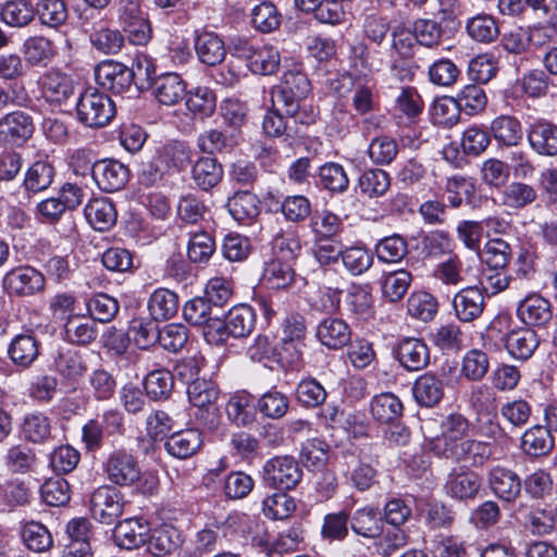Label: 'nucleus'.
Masks as SVG:
<instances>
[{"instance_id":"f257e3e1","label":"nucleus","mask_w":557,"mask_h":557,"mask_svg":"<svg viewBox=\"0 0 557 557\" xmlns=\"http://www.w3.org/2000/svg\"><path fill=\"white\" fill-rule=\"evenodd\" d=\"M311 91V84L307 75L299 69L286 71L281 83L272 90V101L282 106L285 114L294 119L296 123L310 124L314 115L306 114L301 104Z\"/></svg>"},{"instance_id":"f03ea898","label":"nucleus","mask_w":557,"mask_h":557,"mask_svg":"<svg viewBox=\"0 0 557 557\" xmlns=\"http://www.w3.org/2000/svg\"><path fill=\"white\" fill-rule=\"evenodd\" d=\"M116 114L113 100L95 88L81 94L76 102V116L79 123L90 128L107 126Z\"/></svg>"},{"instance_id":"7ed1b4c3","label":"nucleus","mask_w":557,"mask_h":557,"mask_svg":"<svg viewBox=\"0 0 557 557\" xmlns=\"http://www.w3.org/2000/svg\"><path fill=\"white\" fill-rule=\"evenodd\" d=\"M231 54L246 62L247 67L258 75H272L281 64V55L273 46H256L250 41L236 38L230 47Z\"/></svg>"},{"instance_id":"20e7f679","label":"nucleus","mask_w":557,"mask_h":557,"mask_svg":"<svg viewBox=\"0 0 557 557\" xmlns=\"http://www.w3.org/2000/svg\"><path fill=\"white\" fill-rule=\"evenodd\" d=\"M302 476L299 463L289 456H276L262 467V483L278 491H289L298 485Z\"/></svg>"},{"instance_id":"39448f33","label":"nucleus","mask_w":557,"mask_h":557,"mask_svg":"<svg viewBox=\"0 0 557 557\" xmlns=\"http://www.w3.org/2000/svg\"><path fill=\"white\" fill-rule=\"evenodd\" d=\"M107 479L114 485L131 487L139 478V462L135 455L125 448H115L108 454L103 465Z\"/></svg>"},{"instance_id":"423d86ee","label":"nucleus","mask_w":557,"mask_h":557,"mask_svg":"<svg viewBox=\"0 0 557 557\" xmlns=\"http://www.w3.org/2000/svg\"><path fill=\"white\" fill-rule=\"evenodd\" d=\"M35 131L33 117L21 110L0 117V148L12 149L24 146Z\"/></svg>"},{"instance_id":"0eeeda50","label":"nucleus","mask_w":557,"mask_h":557,"mask_svg":"<svg viewBox=\"0 0 557 557\" xmlns=\"http://www.w3.org/2000/svg\"><path fill=\"white\" fill-rule=\"evenodd\" d=\"M395 360L408 372H417L430 364V348L422 338L401 337L392 348Z\"/></svg>"},{"instance_id":"6e6552de","label":"nucleus","mask_w":557,"mask_h":557,"mask_svg":"<svg viewBox=\"0 0 557 557\" xmlns=\"http://www.w3.org/2000/svg\"><path fill=\"white\" fill-rule=\"evenodd\" d=\"M214 324H216L215 333L218 337L215 341L218 342H225L227 336L246 337L255 329L256 314L250 306L239 305L227 312L224 321L219 318V321Z\"/></svg>"},{"instance_id":"1a4fd4ad","label":"nucleus","mask_w":557,"mask_h":557,"mask_svg":"<svg viewBox=\"0 0 557 557\" xmlns=\"http://www.w3.org/2000/svg\"><path fill=\"white\" fill-rule=\"evenodd\" d=\"M123 494L113 486H100L91 494L90 511L101 523H113L123 513Z\"/></svg>"},{"instance_id":"9d476101","label":"nucleus","mask_w":557,"mask_h":557,"mask_svg":"<svg viewBox=\"0 0 557 557\" xmlns=\"http://www.w3.org/2000/svg\"><path fill=\"white\" fill-rule=\"evenodd\" d=\"M95 77L97 84L104 90L123 94L131 89L135 72L121 62L106 60L95 67Z\"/></svg>"},{"instance_id":"9b49d317","label":"nucleus","mask_w":557,"mask_h":557,"mask_svg":"<svg viewBox=\"0 0 557 557\" xmlns=\"http://www.w3.org/2000/svg\"><path fill=\"white\" fill-rule=\"evenodd\" d=\"M527 140L535 154L557 158V124L553 121L534 119L527 127Z\"/></svg>"},{"instance_id":"f8f14e48","label":"nucleus","mask_w":557,"mask_h":557,"mask_svg":"<svg viewBox=\"0 0 557 557\" xmlns=\"http://www.w3.org/2000/svg\"><path fill=\"white\" fill-rule=\"evenodd\" d=\"M42 98L51 106L61 107L75 97V84L71 76L58 70L44 73L38 81Z\"/></svg>"},{"instance_id":"ddd939ff","label":"nucleus","mask_w":557,"mask_h":557,"mask_svg":"<svg viewBox=\"0 0 557 557\" xmlns=\"http://www.w3.org/2000/svg\"><path fill=\"white\" fill-rule=\"evenodd\" d=\"M45 276L33 267H18L9 271L3 277V287L10 294L28 297L45 289Z\"/></svg>"},{"instance_id":"4468645a","label":"nucleus","mask_w":557,"mask_h":557,"mask_svg":"<svg viewBox=\"0 0 557 557\" xmlns=\"http://www.w3.org/2000/svg\"><path fill=\"white\" fill-rule=\"evenodd\" d=\"M441 435L429 443L430 449L438 457L445 454L446 449L468 437L470 422L461 413H450L441 422Z\"/></svg>"},{"instance_id":"2eb2a0df","label":"nucleus","mask_w":557,"mask_h":557,"mask_svg":"<svg viewBox=\"0 0 557 557\" xmlns=\"http://www.w3.org/2000/svg\"><path fill=\"white\" fill-rule=\"evenodd\" d=\"M91 175L101 190L114 193L121 190L127 184L129 170L116 160L104 159L91 165Z\"/></svg>"},{"instance_id":"dca6fc26","label":"nucleus","mask_w":557,"mask_h":557,"mask_svg":"<svg viewBox=\"0 0 557 557\" xmlns=\"http://www.w3.org/2000/svg\"><path fill=\"white\" fill-rule=\"evenodd\" d=\"M481 486V476L467 468L453 469L445 483L446 493L459 500L474 499Z\"/></svg>"},{"instance_id":"f3484780","label":"nucleus","mask_w":557,"mask_h":557,"mask_svg":"<svg viewBox=\"0 0 557 557\" xmlns=\"http://www.w3.org/2000/svg\"><path fill=\"white\" fill-rule=\"evenodd\" d=\"M492 456V447L488 443L473 438H465L454 445L441 457L451 459L458 463L470 467H480Z\"/></svg>"},{"instance_id":"a211bd4d","label":"nucleus","mask_w":557,"mask_h":557,"mask_svg":"<svg viewBox=\"0 0 557 557\" xmlns=\"http://www.w3.org/2000/svg\"><path fill=\"white\" fill-rule=\"evenodd\" d=\"M451 305L454 314L460 322L472 323L482 315L485 297L478 287L470 286L455 294Z\"/></svg>"},{"instance_id":"6ab92c4d","label":"nucleus","mask_w":557,"mask_h":557,"mask_svg":"<svg viewBox=\"0 0 557 557\" xmlns=\"http://www.w3.org/2000/svg\"><path fill=\"white\" fill-rule=\"evenodd\" d=\"M488 486L492 492L506 503L515 502L522 488L520 476L505 467H493L487 474Z\"/></svg>"},{"instance_id":"aec40b11","label":"nucleus","mask_w":557,"mask_h":557,"mask_svg":"<svg viewBox=\"0 0 557 557\" xmlns=\"http://www.w3.org/2000/svg\"><path fill=\"white\" fill-rule=\"evenodd\" d=\"M315 335L329 349H341L350 343L352 332L344 319L327 317L319 322Z\"/></svg>"},{"instance_id":"412c9836","label":"nucleus","mask_w":557,"mask_h":557,"mask_svg":"<svg viewBox=\"0 0 557 557\" xmlns=\"http://www.w3.org/2000/svg\"><path fill=\"white\" fill-rule=\"evenodd\" d=\"M350 529L361 537L374 540L383 532V518L379 507L367 505L357 508L351 515Z\"/></svg>"},{"instance_id":"4be33fe9","label":"nucleus","mask_w":557,"mask_h":557,"mask_svg":"<svg viewBox=\"0 0 557 557\" xmlns=\"http://www.w3.org/2000/svg\"><path fill=\"white\" fill-rule=\"evenodd\" d=\"M39 354L40 342L30 332L15 335L8 347L9 358L22 369H28Z\"/></svg>"},{"instance_id":"5701e85b","label":"nucleus","mask_w":557,"mask_h":557,"mask_svg":"<svg viewBox=\"0 0 557 557\" xmlns=\"http://www.w3.org/2000/svg\"><path fill=\"white\" fill-rule=\"evenodd\" d=\"M152 91L158 102L164 106H175L187 95L186 83L176 73L158 76L152 83Z\"/></svg>"},{"instance_id":"b1692460","label":"nucleus","mask_w":557,"mask_h":557,"mask_svg":"<svg viewBox=\"0 0 557 557\" xmlns=\"http://www.w3.org/2000/svg\"><path fill=\"white\" fill-rule=\"evenodd\" d=\"M183 314L185 320L191 325H203L210 334L215 331L216 324L222 312H218L214 307L208 301L206 297H196L188 300L183 307Z\"/></svg>"},{"instance_id":"393cba45","label":"nucleus","mask_w":557,"mask_h":557,"mask_svg":"<svg viewBox=\"0 0 557 557\" xmlns=\"http://www.w3.org/2000/svg\"><path fill=\"white\" fill-rule=\"evenodd\" d=\"M149 531V525L146 521L129 518L116 524L114 540L120 547L134 549L145 545Z\"/></svg>"},{"instance_id":"a878e982","label":"nucleus","mask_w":557,"mask_h":557,"mask_svg":"<svg viewBox=\"0 0 557 557\" xmlns=\"http://www.w3.org/2000/svg\"><path fill=\"white\" fill-rule=\"evenodd\" d=\"M84 214L91 227L99 232L109 231L117 220L114 203L104 197L89 200L85 206Z\"/></svg>"},{"instance_id":"bb28decb","label":"nucleus","mask_w":557,"mask_h":557,"mask_svg":"<svg viewBox=\"0 0 557 557\" xmlns=\"http://www.w3.org/2000/svg\"><path fill=\"white\" fill-rule=\"evenodd\" d=\"M195 50L199 60L210 66L222 63L226 55L224 41L218 34L209 30L196 33Z\"/></svg>"},{"instance_id":"cd10ccee","label":"nucleus","mask_w":557,"mask_h":557,"mask_svg":"<svg viewBox=\"0 0 557 557\" xmlns=\"http://www.w3.org/2000/svg\"><path fill=\"white\" fill-rule=\"evenodd\" d=\"M490 132L500 147L511 148L520 145L523 138L521 122L512 115H499L492 120Z\"/></svg>"},{"instance_id":"c85d7f7f","label":"nucleus","mask_w":557,"mask_h":557,"mask_svg":"<svg viewBox=\"0 0 557 557\" xmlns=\"http://www.w3.org/2000/svg\"><path fill=\"white\" fill-rule=\"evenodd\" d=\"M518 315L527 325L545 326L553 317L552 305L540 295H531L520 302Z\"/></svg>"},{"instance_id":"c756f323","label":"nucleus","mask_w":557,"mask_h":557,"mask_svg":"<svg viewBox=\"0 0 557 557\" xmlns=\"http://www.w3.org/2000/svg\"><path fill=\"white\" fill-rule=\"evenodd\" d=\"M412 394L420 406L433 407L444 396L443 381L433 372H425L414 381Z\"/></svg>"},{"instance_id":"7c9ffc66","label":"nucleus","mask_w":557,"mask_h":557,"mask_svg":"<svg viewBox=\"0 0 557 557\" xmlns=\"http://www.w3.org/2000/svg\"><path fill=\"white\" fill-rule=\"evenodd\" d=\"M520 447L529 457H543L553 450L554 438L549 429L542 425H534L523 433Z\"/></svg>"},{"instance_id":"2f4dec72","label":"nucleus","mask_w":557,"mask_h":557,"mask_svg":"<svg viewBox=\"0 0 557 557\" xmlns=\"http://www.w3.org/2000/svg\"><path fill=\"white\" fill-rule=\"evenodd\" d=\"M230 214L240 223H249L260 214V200L248 190L236 191L226 203Z\"/></svg>"},{"instance_id":"473e14b6","label":"nucleus","mask_w":557,"mask_h":557,"mask_svg":"<svg viewBox=\"0 0 557 557\" xmlns=\"http://www.w3.org/2000/svg\"><path fill=\"white\" fill-rule=\"evenodd\" d=\"M223 177V166L213 157H199L193 165L191 178L202 190L216 186Z\"/></svg>"},{"instance_id":"72a5a7b5","label":"nucleus","mask_w":557,"mask_h":557,"mask_svg":"<svg viewBox=\"0 0 557 557\" xmlns=\"http://www.w3.org/2000/svg\"><path fill=\"white\" fill-rule=\"evenodd\" d=\"M202 444L201 434L195 429H187L172 434L165 442L166 451L178 459L195 455Z\"/></svg>"},{"instance_id":"f704fd0d","label":"nucleus","mask_w":557,"mask_h":557,"mask_svg":"<svg viewBox=\"0 0 557 557\" xmlns=\"http://www.w3.org/2000/svg\"><path fill=\"white\" fill-rule=\"evenodd\" d=\"M147 550L156 556L163 557L173 553L181 545L178 531L172 525H162L148 533Z\"/></svg>"},{"instance_id":"c9c22d12","label":"nucleus","mask_w":557,"mask_h":557,"mask_svg":"<svg viewBox=\"0 0 557 557\" xmlns=\"http://www.w3.org/2000/svg\"><path fill=\"white\" fill-rule=\"evenodd\" d=\"M160 162L163 163L169 172L184 171L191 162L193 150L189 145L181 140L166 143L157 153Z\"/></svg>"},{"instance_id":"e433bc0d","label":"nucleus","mask_w":557,"mask_h":557,"mask_svg":"<svg viewBox=\"0 0 557 557\" xmlns=\"http://www.w3.org/2000/svg\"><path fill=\"white\" fill-rule=\"evenodd\" d=\"M540 344L536 333L531 329H518L506 336V349L516 359L528 360Z\"/></svg>"},{"instance_id":"4c0bfd02","label":"nucleus","mask_w":557,"mask_h":557,"mask_svg":"<svg viewBox=\"0 0 557 557\" xmlns=\"http://www.w3.org/2000/svg\"><path fill=\"white\" fill-rule=\"evenodd\" d=\"M23 53L26 64L46 67L55 55L53 42L44 36H34L25 40Z\"/></svg>"},{"instance_id":"58836bf2","label":"nucleus","mask_w":557,"mask_h":557,"mask_svg":"<svg viewBox=\"0 0 557 557\" xmlns=\"http://www.w3.org/2000/svg\"><path fill=\"white\" fill-rule=\"evenodd\" d=\"M147 307L152 320H170L178 311V297L168 288H158L150 295Z\"/></svg>"},{"instance_id":"ea45409f","label":"nucleus","mask_w":557,"mask_h":557,"mask_svg":"<svg viewBox=\"0 0 557 557\" xmlns=\"http://www.w3.org/2000/svg\"><path fill=\"white\" fill-rule=\"evenodd\" d=\"M21 537L25 546L34 553H45L53 546L52 534L38 521L24 522L21 527Z\"/></svg>"},{"instance_id":"a19ab883","label":"nucleus","mask_w":557,"mask_h":557,"mask_svg":"<svg viewBox=\"0 0 557 557\" xmlns=\"http://www.w3.org/2000/svg\"><path fill=\"white\" fill-rule=\"evenodd\" d=\"M466 32L472 40L480 44H491L499 36L498 24L488 14H478L468 18Z\"/></svg>"},{"instance_id":"79ce46f5","label":"nucleus","mask_w":557,"mask_h":557,"mask_svg":"<svg viewBox=\"0 0 557 557\" xmlns=\"http://www.w3.org/2000/svg\"><path fill=\"white\" fill-rule=\"evenodd\" d=\"M24 438L33 444H45L51 437V421L41 412L27 413L22 422Z\"/></svg>"},{"instance_id":"37998d69","label":"nucleus","mask_w":557,"mask_h":557,"mask_svg":"<svg viewBox=\"0 0 557 557\" xmlns=\"http://www.w3.org/2000/svg\"><path fill=\"white\" fill-rule=\"evenodd\" d=\"M157 322L151 317H137L129 322L128 335L138 348L147 349L158 343L160 330Z\"/></svg>"},{"instance_id":"c03bdc74","label":"nucleus","mask_w":557,"mask_h":557,"mask_svg":"<svg viewBox=\"0 0 557 557\" xmlns=\"http://www.w3.org/2000/svg\"><path fill=\"white\" fill-rule=\"evenodd\" d=\"M411 282L412 275L405 269L384 274L381 283L384 299L388 302L401 300L407 294Z\"/></svg>"},{"instance_id":"a18cd8bd","label":"nucleus","mask_w":557,"mask_h":557,"mask_svg":"<svg viewBox=\"0 0 557 557\" xmlns=\"http://www.w3.org/2000/svg\"><path fill=\"white\" fill-rule=\"evenodd\" d=\"M344 268L352 275L359 276L371 269L374 262L373 253L362 245L344 247L342 258Z\"/></svg>"},{"instance_id":"49530a36","label":"nucleus","mask_w":557,"mask_h":557,"mask_svg":"<svg viewBox=\"0 0 557 557\" xmlns=\"http://www.w3.org/2000/svg\"><path fill=\"white\" fill-rule=\"evenodd\" d=\"M55 170L47 160L34 162L26 171L24 186L27 191L39 193L46 190L53 182Z\"/></svg>"},{"instance_id":"de8ad7c7","label":"nucleus","mask_w":557,"mask_h":557,"mask_svg":"<svg viewBox=\"0 0 557 557\" xmlns=\"http://www.w3.org/2000/svg\"><path fill=\"white\" fill-rule=\"evenodd\" d=\"M430 339L442 351L456 352L463 346V333L454 322L442 324L430 333Z\"/></svg>"},{"instance_id":"09e8293b","label":"nucleus","mask_w":557,"mask_h":557,"mask_svg":"<svg viewBox=\"0 0 557 557\" xmlns=\"http://www.w3.org/2000/svg\"><path fill=\"white\" fill-rule=\"evenodd\" d=\"M537 198L534 186L522 182H512L502 193V203L510 209H523Z\"/></svg>"},{"instance_id":"8fccbe9b","label":"nucleus","mask_w":557,"mask_h":557,"mask_svg":"<svg viewBox=\"0 0 557 557\" xmlns=\"http://www.w3.org/2000/svg\"><path fill=\"white\" fill-rule=\"evenodd\" d=\"M401 412L403 404L393 393H382L371 401V414L379 422L392 423Z\"/></svg>"},{"instance_id":"3c124183","label":"nucleus","mask_w":557,"mask_h":557,"mask_svg":"<svg viewBox=\"0 0 557 557\" xmlns=\"http://www.w3.org/2000/svg\"><path fill=\"white\" fill-rule=\"evenodd\" d=\"M412 34L418 45L433 49L441 45L445 29L440 22L418 18L412 24Z\"/></svg>"},{"instance_id":"603ef678","label":"nucleus","mask_w":557,"mask_h":557,"mask_svg":"<svg viewBox=\"0 0 557 557\" xmlns=\"http://www.w3.org/2000/svg\"><path fill=\"white\" fill-rule=\"evenodd\" d=\"M37 456L26 444L11 446L5 454V466L12 473H28L35 469Z\"/></svg>"},{"instance_id":"864d4df0","label":"nucleus","mask_w":557,"mask_h":557,"mask_svg":"<svg viewBox=\"0 0 557 557\" xmlns=\"http://www.w3.org/2000/svg\"><path fill=\"white\" fill-rule=\"evenodd\" d=\"M173 385L174 375L165 369L150 371L144 380L146 394L152 400L166 399L172 393Z\"/></svg>"},{"instance_id":"5fc2aeb1","label":"nucleus","mask_w":557,"mask_h":557,"mask_svg":"<svg viewBox=\"0 0 557 557\" xmlns=\"http://www.w3.org/2000/svg\"><path fill=\"white\" fill-rule=\"evenodd\" d=\"M196 145L202 153L211 157L216 153L230 152L236 143L223 132L210 128L197 136Z\"/></svg>"},{"instance_id":"6e6d98bb","label":"nucleus","mask_w":557,"mask_h":557,"mask_svg":"<svg viewBox=\"0 0 557 557\" xmlns=\"http://www.w3.org/2000/svg\"><path fill=\"white\" fill-rule=\"evenodd\" d=\"M215 251L213 236L207 231L189 233L187 257L194 263H207Z\"/></svg>"},{"instance_id":"4d7b16f0","label":"nucleus","mask_w":557,"mask_h":557,"mask_svg":"<svg viewBox=\"0 0 557 557\" xmlns=\"http://www.w3.org/2000/svg\"><path fill=\"white\" fill-rule=\"evenodd\" d=\"M437 310L438 302L436 298L428 292H416L407 299V312L417 320L432 321Z\"/></svg>"},{"instance_id":"13d9d810","label":"nucleus","mask_w":557,"mask_h":557,"mask_svg":"<svg viewBox=\"0 0 557 557\" xmlns=\"http://www.w3.org/2000/svg\"><path fill=\"white\" fill-rule=\"evenodd\" d=\"M294 276L295 272L286 260L274 259L265 264L262 280L268 287L280 289L289 286Z\"/></svg>"},{"instance_id":"bf43d9fd","label":"nucleus","mask_w":557,"mask_h":557,"mask_svg":"<svg viewBox=\"0 0 557 557\" xmlns=\"http://www.w3.org/2000/svg\"><path fill=\"white\" fill-rule=\"evenodd\" d=\"M510 257V245L502 238L490 239L481 252V260L486 264L487 269L497 271L506 270Z\"/></svg>"},{"instance_id":"052dcab7","label":"nucleus","mask_w":557,"mask_h":557,"mask_svg":"<svg viewBox=\"0 0 557 557\" xmlns=\"http://www.w3.org/2000/svg\"><path fill=\"white\" fill-rule=\"evenodd\" d=\"M319 184L331 193H344L348 189L349 177L344 166L336 162H327L319 169Z\"/></svg>"},{"instance_id":"680f3d73","label":"nucleus","mask_w":557,"mask_h":557,"mask_svg":"<svg viewBox=\"0 0 557 557\" xmlns=\"http://www.w3.org/2000/svg\"><path fill=\"white\" fill-rule=\"evenodd\" d=\"M186 106L188 110L198 115L200 119H206L215 110L216 98L212 89L206 86L194 88L186 95Z\"/></svg>"},{"instance_id":"e2e57ef3","label":"nucleus","mask_w":557,"mask_h":557,"mask_svg":"<svg viewBox=\"0 0 557 557\" xmlns=\"http://www.w3.org/2000/svg\"><path fill=\"white\" fill-rule=\"evenodd\" d=\"M407 253L408 244L406 239L398 234L384 237L375 245V255L379 261L383 263H398Z\"/></svg>"},{"instance_id":"0e129e2a","label":"nucleus","mask_w":557,"mask_h":557,"mask_svg":"<svg viewBox=\"0 0 557 557\" xmlns=\"http://www.w3.org/2000/svg\"><path fill=\"white\" fill-rule=\"evenodd\" d=\"M87 310L95 321L111 322L120 310V304L114 297L98 293L87 300Z\"/></svg>"},{"instance_id":"69168bd1","label":"nucleus","mask_w":557,"mask_h":557,"mask_svg":"<svg viewBox=\"0 0 557 557\" xmlns=\"http://www.w3.org/2000/svg\"><path fill=\"white\" fill-rule=\"evenodd\" d=\"M54 366L63 377L74 381L87 371V364L83 356L72 349L59 351L54 359Z\"/></svg>"},{"instance_id":"338daca9","label":"nucleus","mask_w":557,"mask_h":557,"mask_svg":"<svg viewBox=\"0 0 557 557\" xmlns=\"http://www.w3.org/2000/svg\"><path fill=\"white\" fill-rule=\"evenodd\" d=\"M391 186L388 173L381 169H371L359 177V187L369 198H379L386 194Z\"/></svg>"},{"instance_id":"774afa93","label":"nucleus","mask_w":557,"mask_h":557,"mask_svg":"<svg viewBox=\"0 0 557 557\" xmlns=\"http://www.w3.org/2000/svg\"><path fill=\"white\" fill-rule=\"evenodd\" d=\"M398 152L397 141L386 135L374 137L368 147L369 158L376 165L391 164L396 159Z\"/></svg>"}]
</instances>
